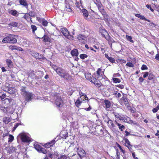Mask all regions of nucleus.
I'll return each instance as SVG.
<instances>
[{
  "label": "nucleus",
  "instance_id": "0e129e2a",
  "mask_svg": "<svg viewBox=\"0 0 159 159\" xmlns=\"http://www.w3.org/2000/svg\"><path fill=\"white\" fill-rule=\"evenodd\" d=\"M6 96V94L5 93H3L2 95V96H0V98H1V100H2L5 98Z\"/></svg>",
  "mask_w": 159,
  "mask_h": 159
},
{
  "label": "nucleus",
  "instance_id": "f03ea898",
  "mask_svg": "<svg viewBox=\"0 0 159 159\" xmlns=\"http://www.w3.org/2000/svg\"><path fill=\"white\" fill-rule=\"evenodd\" d=\"M21 94L23 96L25 101H31L33 98V94L31 93L26 91L25 88L21 89Z\"/></svg>",
  "mask_w": 159,
  "mask_h": 159
},
{
  "label": "nucleus",
  "instance_id": "5701e85b",
  "mask_svg": "<svg viewBox=\"0 0 159 159\" xmlns=\"http://www.w3.org/2000/svg\"><path fill=\"white\" fill-rule=\"evenodd\" d=\"M18 25V23L15 22H11L8 24L9 26L11 28L17 27Z\"/></svg>",
  "mask_w": 159,
  "mask_h": 159
},
{
  "label": "nucleus",
  "instance_id": "338daca9",
  "mask_svg": "<svg viewBox=\"0 0 159 159\" xmlns=\"http://www.w3.org/2000/svg\"><path fill=\"white\" fill-rule=\"evenodd\" d=\"M148 75V72H146L144 73V74L143 75V77L144 78H146Z\"/></svg>",
  "mask_w": 159,
  "mask_h": 159
},
{
  "label": "nucleus",
  "instance_id": "7c9ffc66",
  "mask_svg": "<svg viewBox=\"0 0 159 159\" xmlns=\"http://www.w3.org/2000/svg\"><path fill=\"white\" fill-rule=\"evenodd\" d=\"M10 39L9 38V36H7L5 38H4L3 40H2V42L4 43H10Z\"/></svg>",
  "mask_w": 159,
  "mask_h": 159
},
{
  "label": "nucleus",
  "instance_id": "4c0bfd02",
  "mask_svg": "<svg viewBox=\"0 0 159 159\" xmlns=\"http://www.w3.org/2000/svg\"><path fill=\"white\" fill-rule=\"evenodd\" d=\"M9 13L14 16H16L17 13V11L16 10H12Z\"/></svg>",
  "mask_w": 159,
  "mask_h": 159
},
{
  "label": "nucleus",
  "instance_id": "3c124183",
  "mask_svg": "<svg viewBox=\"0 0 159 159\" xmlns=\"http://www.w3.org/2000/svg\"><path fill=\"white\" fill-rule=\"evenodd\" d=\"M117 146L119 147L121 151L124 154L125 153V151L122 149L121 146L119 144H117Z\"/></svg>",
  "mask_w": 159,
  "mask_h": 159
},
{
  "label": "nucleus",
  "instance_id": "72a5a7b5",
  "mask_svg": "<svg viewBox=\"0 0 159 159\" xmlns=\"http://www.w3.org/2000/svg\"><path fill=\"white\" fill-rule=\"evenodd\" d=\"M113 94L115 95L116 97L118 98H120L121 96V94L120 93H118L117 91H114L113 93Z\"/></svg>",
  "mask_w": 159,
  "mask_h": 159
},
{
  "label": "nucleus",
  "instance_id": "6e6d98bb",
  "mask_svg": "<svg viewBox=\"0 0 159 159\" xmlns=\"http://www.w3.org/2000/svg\"><path fill=\"white\" fill-rule=\"evenodd\" d=\"M52 67L56 72L57 71V69H58V68H59V67L55 65H52Z\"/></svg>",
  "mask_w": 159,
  "mask_h": 159
},
{
  "label": "nucleus",
  "instance_id": "2f4dec72",
  "mask_svg": "<svg viewBox=\"0 0 159 159\" xmlns=\"http://www.w3.org/2000/svg\"><path fill=\"white\" fill-rule=\"evenodd\" d=\"M94 3L96 5L98 8L100 7L101 3L100 0H93Z\"/></svg>",
  "mask_w": 159,
  "mask_h": 159
},
{
  "label": "nucleus",
  "instance_id": "2eb2a0df",
  "mask_svg": "<svg viewBox=\"0 0 159 159\" xmlns=\"http://www.w3.org/2000/svg\"><path fill=\"white\" fill-rule=\"evenodd\" d=\"M56 141L55 140H53L51 142H48L44 145V147L48 148L53 145L55 143Z\"/></svg>",
  "mask_w": 159,
  "mask_h": 159
},
{
  "label": "nucleus",
  "instance_id": "603ef678",
  "mask_svg": "<svg viewBox=\"0 0 159 159\" xmlns=\"http://www.w3.org/2000/svg\"><path fill=\"white\" fill-rule=\"evenodd\" d=\"M108 60L111 63H113L115 61L114 59L111 57H110L109 58Z\"/></svg>",
  "mask_w": 159,
  "mask_h": 159
},
{
  "label": "nucleus",
  "instance_id": "49530a36",
  "mask_svg": "<svg viewBox=\"0 0 159 159\" xmlns=\"http://www.w3.org/2000/svg\"><path fill=\"white\" fill-rule=\"evenodd\" d=\"M126 39L129 41L130 42L132 43L133 42V41L132 39V38L131 36H128V35H126Z\"/></svg>",
  "mask_w": 159,
  "mask_h": 159
},
{
  "label": "nucleus",
  "instance_id": "a211bd4d",
  "mask_svg": "<svg viewBox=\"0 0 159 159\" xmlns=\"http://www.w3.org/2000/svg\"><path fill=\"white\" fill-rule=\"evenodd\" d=\"M20 4L23 6L27 9L28 8V4L27 3L26 0H19Z\"/></svg>",
  "mask_w": 159,
  "mask_h": 159
},
{
  "label": "nucleus",
  "instance_id": "6e6552de",
  "mask_svg": "<svg viewBox=\"0 0 159 159\" xmlns=\"http://www.w3.org/2000/svg\"><path fill=\"white\" fill-rule=\"evenodd\" d=\"M61 31L63 35L67 38L71 39L73 36L69 34V32L66 28H63L61 29Z\"/></svg>",
  "mask_w": 159,
  "mask_h": 159
},
{
  "label": "nucleus",
  "instance_id": "0eeeda50",
  "mask_svg": "<svg viewBox=\"0 0 159 159\" xmlns=\"http://www.w3.org/2000/svg\"><path fill=\"white\" fill-rule=\"evenodd\" d=\"M80 157L81 158L83 157H85L86 155V153L85 151L82 148L79 147L76 148V150Z\"/></svg>",
  "mask_w": 159,
  "mask_h": 159
},
{
  "label": "nucleus",
  "instance_id": "58836bf2",
  "mask_svg": "<svg viewBox=\"0 0 159 159\" xmlns=\"http://www.w3.org/2000/svg\"><path fill=\"white\" fill-rule=\"evenodd\" d=\"M31 27L33 33H34L35 31H36L37 29V28L36 26L35 25H31Z\"/></svg>",
  "mask_w": 159,
  "mask_h": 159
},
{
  "label": "nucleus",
  "instance_id": "473e14b6",
  "mask_svg": "<svg viewBox=\"0 0 159 159\" xmlns=\"http://www.w3.org/2000/svg\"><path fill=\"white\" fill-rule=\"evenodd\" d=\"M75 5L77 7H79L81 6V0H75Z\"/></svg>",
  "mask_w": 159,
  "mask_h": 159
},
{
  "label": "nucleus",
  "instance_id": "bb28decb",
  "mask_svg": "<svg viewBox=\"0 0 159 159\" xmlns=\"http://www.w3.org/2000/svg\"><path fill=\"white\" fill-rule=\"evenodd\" d=\"M30 16L28 14H25L23 17L26 19L28 21H31V22H32V21L31 19L30 18Z\"/></svg>",
  "mask_w": 159,
  "mask_h": 159
},
{
  "label": "nucleus",
  "instance_id": "a878e982",
  "mask_svg": "<svg viewBox=\"0 0 159 159\" xmlns=\"http://www.w3.org/2000/svg\"><path fill=\"white\" fill-rule=\"evenodd\" d=\"M6 62L8 66L9 67H11L12 66V61L9 59H7L6 60Z\"/></svg>",
  "mask_w": 159,
  "mask_h": 159
},
{
  "label": "nucleus",
  "instance_id": "c03bdc74",
  "mask_svg": "<svg viewBox=\"0 0 159 159\" xmlns=\"http://www.w3.org/2000/svg\"><path fill=\"white\" fill-rule=\"evenodd\" d=\"M129 124H131V125H135L138 126L139 125L138 123H137V122H136L135 121H133V120H131V121L129 123Z\"/></svg>",
  "mask_w": 159,
  "mask_h": 159
},
{
  "label": "nucleus",
  "instance_id": "b1692460",
  "mask_svg": "<svg viewBox=\"0 0 159 159\" xmlns=\"http://www.w3.org/2000/svg\"><path fill=\"white\" fill-rule=\"evenodd\" d=\"M71 54L73 56H77L78 55L79 53L77 49H74L71 51Z\"/></svg>",
  "mask_w": 159,
  "mask_h": 159
},
{
  "label": "nucleus",
  "instance_id": "f704fd0d",
  "mask_svg": "<svg viewBox=\"0 0 159 159\" xmlns=\"http://www.w3.org/2000/svg\"><path fill=\"white\" fill-rule=\"evenodd\" d=\"M65 10L66 11L69 12H70L71 11V9L70 7V5L69 4L66 3V5Z\"/></svg>",
  "mask_w": 159,
  "mask_h": 159
},
{
  "label": "nucleus",
  "instance_id": "39448f33",
  "mask_svg": "<svg viewBox=\"0 0 159 159\" xmlns=\"http://www.w3.org/2000/svg\"><path fill=\"white\" fill-rule=\"evenodd\" d=\"M84 99L88 100V98L86 95H81L80 98H79L75 102V104L76 106L79 107L80 105L82 103L83 101H84Z\"/></svg>",
  "mask_w": 159,
  "mask_h": 159
},
{
  "label": "nucleus",
  "instance_id": "864d4df0",
  "mask_svg": "<svg viewBox=\"0 0 159 159\" xmlns=\"http://www.w3.org/2000/svg\"><path fill=\"white\" fill-rule=\"evenodd\" d=\"M148 69V67L146 65H143L141 69L142 70H147Z\"/></svg>",
  "mask_w": 159,
  "mask_h": 159
},
{
  "label": "nucleus",
  "instance_id": "9b49d317",
  "mask_svg": "<svg viewBox=\"0 0 159 159\" xmlns=\"http://www.w3.org/2000/svg\"><path fill=\"white\" fill-rule=\"evenodd\" d=\"M36 19L38 20L40 23L42 24L44 26H47L48 24V21L45 20L43 18H41L39 17H36Z\"/></svg>",
  "mask_w": 159,
  "mask_h": 159
},
{
  "label": "nucleus",
  "instance_id": "69168bd1",
  "mask_svg": "<svg viewBox=\"0 0 159 159\" xmlns=\"http://www.w3.org/2000/svg\"><path fill=\"white\" fill-rule=\"evenodd\" d=\"M148 25L152 27H154L155 26V25L153 22H150L149 23Z\"/></svg>",
  "mask_w": 159,
  "mask_h": 159
},
{
  "label": "nucleus",
  "instance_id": "e433bc0d",
  "mask_svg": "<svg viewBox=\"0 0 159 159\" xmlns=\"http://www.w3.org/2000/svg\"><path fill=\"white\" fill-rule=\"evenodd\" d=\"M112 80L113 82L115 83H119L121 82L120 79L117 78H113Z\"/></svg>",
  "mask_w": 159,
  "mask_h": 159
},
{
  "label": "nucleus",
  "instance_id": "ddd939ff",
  "mask_svg": "<svg viewBox=\"0 0 159 159\" xmlns=\"http://www.w3.org/2000/svg\"><path fill=\"white\" fill-rule=\"evenodd\" d=\"M9 48L12 50H16L19 51H23V49L20 47H18L17 46L11 45L9 47Z\"/></svg>",
  "mask_w": 159,
  "mask_h": 159
},
{
  "label": "nucleus",
  "instance_id": "c756f323",
  "mask_svg": "<svg viewBox=\"0 0 159 159\" xmlns=\"http://www.w3.org/2000/svg\"><path fill=\"white\" fill-rule=\"evenodd\" d=\"M122 120H124L125 122H127L129 124L131 120L129 117L127 116L123 117Z\"/></svg>",
  "mask_w": 159,
  "mask_h": 159
},
{
  "label": "nucleus",
  "instance_id": "4468645a",
  "mask_svg": "<svg viewBox=\"0 0 159 159\" xmlns=\"http://www.w3.org/2000/svg\"><path fill=\"white\" fill-rule=\"evenodd\" d=\"M10 39V43H15L17 42V40L15 37L13 35L10 34L9 36Z\"/></svg>",
  "mask_w": 159,
  "mask_h": 159
},
{
  "label": "nucleus",
  "instance_id": "6ab92c4d",
  "mask_svg": "<svg viewBox=\"0 0 159 159\" xmlns=\"http://www.w3.org/2000/svg\"><path fill=\"white\" fill-rule=\"evenodd\" d=\"M135 16L136 17H137L139 18L140 19L142 20H146L149 22H150V20L146 19V18H145L144 17V16L141 15L140 14H136L135 15Z\"/></svg>",
  "mask_w": 159,
  "mask_h": 159
},
{
  "label": "nucleus",
  "instance_id": "aec40b11",
  "mask_svg": "<svg viewBox=\"0 0 159 159\" xmlns=\"http://www.w3.org/2000/svg\"><path fill=\"white\" fill-rule=\"evenodd\" d=\"M58 154L57 153L55 154L49 153L48 154V157L52 159H57V157H58Z\"/></svg>",
  "mask_w": 159,
  "mask_h": 159
},
{
  "label": "nucleus",
  "instance_id": "de8ad7c7",
  "mask_svg": "<svg viewBox=\"0 0 159 159\" xmlns=\"http://www.w3.org/2000/svg\"><path fill=\"white\" fill-rule=\"evenodd\" d=\"M28 14L30 16H31V17H35L36 16L35 14L34 13V12L33 11H30V12Z\"/></svg>",
  "mask_w": 159,
  "mask_h": 159
},
{
  "label": "nucleus",
  "instance_id": "bf43d9fd",
  "mask_svg": "<svg viewBox=\"0 0 159 159\" xmlns=\"http://www.w3.org/2000/svg\"><path fill=\"white\" fill-rule=\"evenodd\" d=\"M68 157L65 155H62L59 158L60 159H67Z\"/></svg>",
  "mask_w": 159,
  "mask_h": 159
},
{
  "label": "nucleus",
  "instance_id": "09e8293b",
  "mask_svg": "<svg viewBox=\"0 0 159 159\" xmlns=\"http://www.w3.org/2000/svg\"><path fill=\"white\" fill-rule=\"evenodd\" d=\"M14 137L12 135L10 134L8 139V142H11L12 141L14 140Z\"/></svg>",
  "mask_w": 159,
  "mask_h": 159
},
{
  "label": "nucleus",
  "instance_id": "393cba45",
  "mask_svg": "<svg viewBox=\"0 0 159 159\" xmlns=\"http://www.w3.org/2000/svg\"><path fill=\"white\" fill-rule=\"evenodd\" d=\"M106 123L107 124L108 127L111 129L115 127V125L113 123V121L111 119Z\"/></svg>",
  "mask_w": 159,
  "mask_h": 159
},
{
  "label": "nucleus",
  "instance_id": "052dcab7",
  "mask_svg": "<svg viewBox=\"0 0 159 159\" xmlns=\"http://www.w3.org/2000/svg\"><path fill=\"white\" fill-rule=\"evenodd\" d=\"M116 86L120 88V89H123L124 87V86L122 84L117 85H116Z\"/></svg>",
  "mask_w": 159,
  "mask_h": 159
},
{
  "label": "nucleus",
  "instance_id": "cd10ccee",
  "mask_svg": "<svg viewBox=\"0 0 159 159\" xmlns=\"http://www.w3.org/2000/svg\"><path fill=\"white\" fill-rule=\"evenodd\" d=\"M104 104L105 105V107L106 108H109L111 106V103L110 102L107 100H105L104 101Z\"/></svg>",
  "mask_w": 159,
  "mask_h": 159
},
{
  "label": "nucleus",
  "instance_id": "f8f14e48",
  "mask_svg": "<svg viewBox=\"0 0 159 159\" xmlns=\"http://www.w3.org/2000/svg\"><path fill=\"white\" fill-rule=\"evenodd\" d=\"M79 41L81 43H84L86 40V37L84 35L79 34L77 36Z\"/></svg>",
  "mask_w": 159,
  "mask_h": 159
},
{
  "label": "nucleus",
  "instance_id": "8fccbe9b",
  "mask_svg": "<svg viewBox=\"0 0 159 159\" xmlns=\"http://www.w3.org/2000/svg\"><path fill=\"white\" fill-rule=\"evenodd\" d=\"M39 151L43 154H46L47 153L46 150L44 148H41V149H40Z\"/></svg>",
  "mask_w": 159,
  "mask_h": 159
},
{
  "label": "nucleus",
  "instance_id": "37998d69",
  "mask_svg": "<svg viewBox=\"0 0 159 159\" xmlns=\"http://www.w3.org/2000/svg\"><path fill=\"white\" fill-rule=\"evenodd\" d=\"M154 77L155 76L153 74L150 73L149 75L148 79L149 80H151L154 79Z\"/></svg>",
  "mask_w": 159,
  "mask_h": 159
},
{
  "label": "nucleus",
  "instance_id": "1a4fd4ad",
  "mask_svg": "<svg viewBox=\"0 0 159 159\" xmlns=\"http://www.w3.org/2000/svg\"><path fill=\"white\" fill-rule=\"evenodd\" d=\"M104 74V71H102L101 68H98L96 71V74H95V76L97 80H100V78L102 77L103 74Z\"/></svg>",
  "mask_w": 159,
  "mask_h": 159
},
{
  "label": "nucleus",
  "instance_id": "20e7f679",
  "mask_svg": "<svg viewBox=\"0 0 159 159\" xmlns=\"http://www.w3.org/2000/svg\"><path fill=\"white\" fill-rule=\"evenodd\" d=\"M56 72L61 77L67 79L69 76L68 73L64 71L62 68L59 67Z\"/></svg>",
  "mask_w": 159,
  "mask_h": 159
},
{
  "label": "nucleus",
  "instance_id": "dca6fc26",
  "mask_svg": "<svg viewBox=\"0 0 159 159\" xmlns=\"http://www.w3.org/2000/svg\"><path fill=\"white\" fill-rule=\"evenodd\" d=\"M81 11L82 13H83L84 18L87 20H88V16L89 14L87 11L85 9H83Z\"/></svg>",
  "mask_w": 159,
  "mask_h": 159
},
{
  "label": "nucleus",
  "instance_id": "412c9836",
  "mask_svg": "<svg viewBox=\"0 0 159 159\" xmlns=\"http://www.w3.org/2000/svg\"><path fill=\"white\" fill-rule=\"evenodd\" d=\"M16 149L15 147L11 146L7 150V152L9 154H11L13 152H16Z\"/></svg>",
  "mask_w": 159,
  "mask_h": 159
},
{
  "label": "nucleus",
  "instance_id": "4d7b16f0",
  "mask_svg": "<svg viewBox=\"0 0 159 159\" xmlns=\"http://www.w3.org/2000/svg\"><path fill=\"white\" fill-rule=\"evenodd\" d=\"M120 75L119 73L114 74L113 75V78H116L117 77H119Z\"/></svg>",
  "mask_w": 159,
  "mask_h": 159
},
{
  "label": "nucleus",
  "instance_id": "774afa93",
  "mask_svg": "<svg viewBox=\"0 0 159 159\" xmlns=\"http://www.w3.org/2000/svg\"><path fill=\"white\" fill-rule=\"evenodd\" d=\"M155 8L159 12V6L158 5H155Z\"/></svg>",
  "mask_w": 159,
  "mask_h": 159
},
{
  "label": "nucleus",
  "instance_id": "680f3d73",
  "mask_svg": "<svg viewBox=\"0 0 159 159\" xmlns=\"http://www.w3.org/2000/svg\"><path fill=\"white\" fill-rule=\"evenodd\" d=\"M44 40L45 41H49L50 38L48 37L45 36L44 37Z\"/></svg>",
  "mask_w": 159,
  "mask_h": 159
},
{
  "label": "nucleus",
  "instance_id": "79ce46f5",
  "mask_svg": "<svg viewBox=\"0 0 159 159\" xmlns=\"http://www.w3.org/2000/svg\"><path fill=\"white\" fill-rule=\"evenodd\" d=\"M103 119L104 121L107 123L110 119L107 115H105L103 117Z\"/></svg>",
  "mask_w": 159,
  "mask_h": 159
},
{
  "label": "nucleus",
  "instance_id": "e2e57ef3",
  "mask_svg": "<svg viewBox=\"0 0 159 159\" xmlns=\"http://www.w3.org/2000/svg\"><path fill=\"white\" fill-rule=\"evenodd\" d=\"M114 115H115V117H116L117 118H119V119H120V116L118 113H115Z\"/></svg>",
  "mask_w": 159,
  "mask_h": 159
},
{
  "label": "nucleus",
  "instance_id": "5fc2aeb1",
  "mask_svg": "<svg viewBox=\"0 0 159 159\" xmlns=\"http://www.w3.org/2000/svg\"><path fill=\"white\" fill-rule=\"evenodd\" d=\"M126 65L129 67H133L134 66V64L131 62H128L126 64Z\"/></svg>",
  "mask_w": 159,
  "mask_h": 159
},
{
  "label": "nucleus",
  "instance_id": "4be33fe9",
  "mask_svg": "<svg viewBox=\"0 0 159 159\" xmlns=\"http://www.w3.org/2000/svg\"><path fill=\"white\" fill-rule=\"evenodd\" d=\"M115 122L116 124L118 125L119 127V128L121 131H122L123 129H125V126L123 125H121L120 124L118 123L117 120H115Z\"/></svg>",
  "mask_w": 159,
  "mask_h": 159
},
{
  "label": "nucleus",
  "instance_id": "f3484780",
  "mask_svg": "<svg viewBox=\"0 0 159 159\" xmlns=\"http://www.w3.org/2000/svg\"><path fill=\"white\" fill-rule=\"evenodd\" d=\"M124 141L125 142V146L127 147L129 149L132 148V146L130 145V142L129 141L128 139H124Z\"/></svg>",
  "mask_w": 159,
  "mask_h": 159
},
{
  "label": "nucleus",
  "instance_id": "7ed1b4c3",
  "mask_svg": "<svg viewBox=\"0 0 159 159\" xmlns=\"http://www.w3.org/2000/svg\"><path fill=\"white\" fill-rule=\"evenodd\" d=\"M54 103L57 107H61L63 104V102L60 96L57 95L54 97Z\"/></svg>",
  "mask_w": 159,
  "mask_h": 159
},
{
  "label": "nucleus",
  "instance_id": "c9c22d12",
  "mask_svg": "<svg viewBox=\"0 0 159 159\" xmlns=\"http://www.w3.org/2000/svg\"><path fill=\"white\" fill-rule=\"evenodd\" d=\"M34 147L35 149L38 151H39L42 148L40 146L37 144H34Z\"/></svg>",
  "mask_w": 159,
  "mask_h": 159
},
{
  "label": "nucleus",
  "instance_id": "a18cd8bd",
  "mask_svg": "<svg viewBox=\"0 0 159 159\" xmlns=\"http://www.w3.org/2000/svg\"><path fill=\"white\" fill-rule=\"evenodd\" d=\"M159 109V104L156 107L153 109L152 111V112L155 113Z\"/></svg>",
  "mask_w": 159,
  "mask_h": 159
},
{
  "label": "nucleus",
  "instance_id": "13d9d810",
  "mask_svg": "<svg viewBox=\"0 0 159 159\" xmlns=\"http://www.w3.org/2000/svg\"><path fill=\"white\" fill-rule=\"evenodd\" d=\"M146 7L150 10L152 12L154 11V10L152 9L151 6V5L148 4H147L146 6Z\"/></svg>",
  "mask_w": 159,
  "mask_h": 159
},
{
  "label": "nucleus",
  "instance_id": "9d476101",
  "mask_svg": "<svg viewBox=\"0 0 159 159\" xmlns=\"http://www.w3.org/2000/svg\"><path fill=\"white\" fill-rule=\"evenodd\" d=\"M102 36L104 37L108 41H111V38L107 32L105 30H103L101 32Z\"/></svg>",
  "mask_w": 159,
  "mask_h": 159
},
{
  "label": "nucleus",
  "instance_id": "f257e3e1",
  "mask_svg": "<svg viewBox=\"0 0 159 159\" xmlns=\"http://www.w3.org/2000/svg\"><path fill=\"white\" fill-rule=\"evenodd\" d=\"M85 76L87 80L93 83L96 87H99L101 86L102 84L93 75L92 76L90 73H86L85 74Z\"/></svg>",
  "mask_w": 159,
  "mask_h": 159
},
{
  "label": "nucleus",
  "instance_id": "423d86ee",
  "mask_svg": "<svg viewBox=\"0 0 159 159\" xmlns=\"http://www.w3.org/2000/svg\"><path fill=\"white\" fill-rule=\"evenodd\" d=\"M19 136L22 141L25 142H30L31 139L29 136V135L26 133H21Z\"/></svg>",
  "mask_w": 159,
  "mask_h": 159
},
{
  "label": "nucleus",
  "instance_id": "c85d7f7f",
  "mask_svg": "<svg viewBox=\"0 0 159 159\" xmlns=\"http://www.w3.org/2000/svg\"><path fill=\"white\" fill-rule=\"evenodd\" d=\"M3 121L5 124H8L11 121V120L9 117H4L3 119Z\"/></svg>",
  "mask_w": 159,
  "mask_h": 159
},
{
  "label": "nucleus",
  "instance_id": "ea45409f",
  "mask_svg": "<svg viewBox=\"0 0 159 159\" xmlns=\"http://www.w3.org/2000/svg\"><path fill=\"white\" fill-rule=\"evenodd\" d=\"M88 57V55L86 54H81L80 56V57L82 59H84L85 58H87Z\"/></svg>",
  "mask_w": 159,
  "mask_h": 159
},
{
  "label": "nucleus",
  "instance_id": "a19ab883",
  "mask_svg": "<svg viewBox=\"0 0 159 159\" xmlns=\"http://www.w3.org/2000/svg\"><path fill=\"white\" fill-rule=\"evenodd\" d=\"M32 55L36 58H38L39 57V54L36 52H34L32 53Z\"/></svg>",
  "mask_w": 159,
  "mask_h": 159
}]
</instances>
